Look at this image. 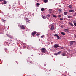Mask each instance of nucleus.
I'll return each mask as SVG.
<instances>
[{
	"label": "nucleus",
	"instance_id": "nucleus-1",
	"mask_svg": "<svg viewBox=\"0 0 76 76\" xmlns=\"http://www.w3.org/2000/svg\"><path fill=\"white\" fill-rule=\"evenodd\" d=\"M41 51L42 53H46V52H47V50L45 48H42L41 49Z\"/></svg>",
	"mask_w": 76,
	"mask_h": 76
},
{
	"label": "nucleus",
	"instance_id": "nucleus-2",
	"mask_svg": "<svg viewBox=\"0 0 76 76\" xmlns=\"http://www.w3.org/2000/svg\"><path fill=\"white\" fill-rule=\"evenodd\" d=\"M54 47L55 48H59V45L58 44H55L54 45Z\"/></svg>",
	"mask_w": 76,
	"mask_h": 76
},
{
	"label": "nucleus",
	"instance_id": "nucleus-3",
	"mask_svg": "<svg viewBox=\"0 0 76 76\" xmlns=\"http://www.w3.org/2000/svg\"><path fill=\"white\" fill-rule=\"evenodd\" d=\"M20 28H21V29H25V27H24V25H20Z\"/></svg>",
	"mask_w": 76,
	"mask_h": 76
},
{
	"label": "nucleus",
	"instance_id": "nucleus-4",
	"mask_svg": "<svg viewBox=\"0 0 76 76\" xmlns=\"http://www.w3.org/2000/svg\"><path fill=\"white\" fill-rule=\"evenodd\" d=\"M36 34H37V32L35 31L32 32V35H33V36H34Z\"/></svg>",
	"mask_w": 76,
	"mask_h": 76
},
{
	"label": "nucleus",
	"instance_id": "nucleus-5",
	"mask_svg": "<svg viewBox=\"0 0 76 76\" xmlns=\"http://www.w3.org/2000/svg\"><path fill=\"white\" fill-rule=\"evenodd\" d=\"M54 25H52L50 29L51 30H53L54 29Z\"/></svg>",
	"mask_w": 76,
	"mask_h": 76
},
{
	"label": "nucleus",
	"instance_id": "nucleus-6",
	"mask_svg": "<svg viewBox=\"0 0 76 76\" xmlns=\"http://www.w3.org/2000/svg\"><path fill=\"white\" fill-rule=\"evenodd\" d=\"M75 41H71L70 42V44L71 45H73V43H75Z\"/></svg>",
	"mask_w": 76,
	"mask_h": 76
},
{
	"label": "nucleus",
	"instance_id": "nucleus-7",
	"mask_svg": "<svg viewBox=\"0 0 76 76\" xmlns=\"http://www.w3.org/2000/svg\"><path fill=\"white\" fill-rule=\"evenodd\" d=\"M55 36H56L57 37V39H60V37L58 34H55Z\"/></svg>",
	"mask_w": 76,
	"mask_h": 76
},
{
	"label": "nucleus",
	"instance_id": "nucleus-8",
	"mask_svg": "<svg viewBox=\"0 0 76 76\" xmlns=\"http://www.w3.org/2000/svg\"><path fill=\"white\" fill-rule=\"evenodd\" d=\"M61 34L63 35H66V33L64 32H62L61 33Z\"/></svg>",
	"mask_w": 76,
	"mask_h": 76
},
{
	"label": "nucleus",
	"instance_id": "nucleus-9",
	"mask_svg": "<svg viewBox=\"0 0 76 76\" xmlns=\"http://www.w3.org/2000/svg\"><path fill=\"white\" fill-rule=\"evenodd\" d=\"M67 13H68V12H64V14L66 15H67Z\"/></svg>",
	"mask_w": 76,
	"mask_h": 76
},
{
	"label": "nucleus",
	"instance_id": "nucleus-10",
	"mask_svg": "<svg viewBox=\"0 0 76 76\" xmlns=\"http://www.w3.org/2000/svg\"><path fill=\"white\" fill-rule=\"evenodd\" d=\"M62 56H66V54L64 53H62Z\"/></svg>",
	"mask_w": 76,
	"mask_h": 76
},
{
	"label": "nucleus",
	"instance_id": "nucleus-11",
	"mask_svg": "<svg viewBox=\"0 0 76 76\" xmlns=\"http://www.w3.org/2000/svg\"><path fill=\"white\" fill-rule=\"evenodd\" d=\"M64 32H67V31H68V29L67 28H64Z\"/></svg>",
	"mask_w": 76,
	"mask_h": 76
},
{
	"label": "nucleus",
	"instance_id": "nucleus-12",
	"mask_svg": "<svg viewBox=\"0 0 76 76\" xmlns=\"http://www.w3.org/2000/svg\"><path fill=\"white\" fill-rule=\"evenodd\" d=\"M36 5H37V7H39V5H40V4H39L38 3H37Z\"/></svg>",
	"mask_w": 76,
	"mask_h": 76
},
{
	"label": "nucleus",
	"instance_id": "nucleus-13",
	"mask_svg": "<svg viewBox=\"0 0 76 76\" xmlns=\"http://www.w3.org/2000/svg\"><path fill=\"white\" fill-rule=\"evenodd\" d=\"M26 22H29V21H30V20H29L28 19H26Z\"/></svg>",
	"mask_w": 76,
	"mask_h": 76
},
{
	"label": "nucleus",
	"instance_id": "nucleus-14",
	"mask_svg": "<svg viewBox=\"0 0 76 76\" xmlns=\"http://www.w3.org/2000/svg\"><path fill=\"white\" fill-rule=\"evenodd\" d=\"M7 3V2H6V1H4L3 2V4H6Z\"/></svg>",
	"mask_w": 76,
	"mask_h": 76
},
{
	"label": "nucleus",
	"instance_id": "nucleus-15",
	"mask_svg": "<svg viewBox=\"0 0 76 76\" xmlns=\"http://www.w3.org/2000/svg\"><path fill=\"white\" fill-rule=\"evenodd\" d=\"M69 12H74V10H69Z\"/></svg>",
	"mask_w": 76,
	"mask_h": 76
},
{
	"label": "nucleus",
	"instance_id": "nucleus-16",
	"mask_svg": "<svg viewBox=\"0 0 76 76\" xmlns=\"http://www.w3.org/2000/svg\"><path fill=\"white\" fill-rule=\"evenodd\" d=\"M61 10H61V9H60L58 10V11L59 12V13H61Z\"/></svg>",
	"mask_w": 76,
	"mask_h": 76
},
{
	"label": "nucleus",
	"instance_id": "nucleus-17",
	"mask_svg": "<svg viewBox=\"0 0 76 76\" xmlns=\"http://www.w3.org/2000/svg\"><path fill=\"white\" fill-rule=\"evenodd\" d=\"M44 2L45 3H47L48 2V0H44Z\"/></svg>",
	"mask_w": 76,
	"mask_h": 76
},
{
	"label": "nucleus",
	"instance_id": "nucleus-18",
	"mask_svg": "<svg viewBox=\"0 0 76 76\" xmlns=\"http://www.w3.org/2000/svg\"><path fill=\"white\" fill-rule=\"evenodd\" d=\"M41 11H44L45 10H44V8H42L41 9Z\"/></svg>",
	"mask_w": 76,
	"mask_h": 76
},
{
	"label": "nucleus",
	"instance_id": "nucleus-19",
	"mask_svg": "<svg viewBox=\"0 0 76 76\" xmlns=\"http://www.w3.org/2000/svg\"><path fill=\"white\" fill-rule=\"evenodd\" d=\"M69 23L70 25H71V26H73V23Z\"/></svg>",
	"mask_w": 76,
	"mask_h": 76
},
{
	"label": "nucleus",
	"instance_id": "nucleus-20",
	"mask_svg": "<svg viewBox=\"0 0 76 76\" xmlns=\"http://www.w3.org/2000/svg\"><path fill=\"white\" fill-rule=\"evenodd\" d=\"M5 52H6L7 53H8V50H7V49H5Z\"/></svg>",
	"mask_w": 76,
	"mask_h": 76
},
{
	"label": "nucleus",
	"instance_id": "nucleus-21",
	"mask_svg": "<svg viewBox=\"0 0 76 76\" xmlns=\"http://www.w3.org/2000/svg\"><path fill=\"white\" fill-rule=\"evenodd\" d=\"M57 53L58 54H60V53H61V51H59Z\"/></svg>",
	"mask_w": 76,
	"mask_h": 76
},
{
	"label": "nucleus",
	"instance_id": "nucleus-22",
	"mask_svg": "<svg viewBox=\"0 0 76 76\" xmlns=\"http://www.w3.org/2000/svg\"><path fill=\"white\" fill-rule=\"evenodd\" d=\"M52 16H53V17H54V18H56V15H54V14H52Z\"/></svg>",
	"mask_w": 76,
	"mask_h": 76
},
{
	"label": "nucleus",
	"instance_id": "nucleus-23",
	"mask_svg": "<svg viewBox=\"0 0 76 76\" xmlns=\"http://www.w3.org/2000/svg\"><path fill=\"white\" fill-rule=\"evenodd\" d=\"M68 7L69 8H71L72 7V5H69L68 6Z\"/></svg>",
	"mask_w": 76,
	"mask_h": 76
},
{
	"label": "nucleus",
	"instance_id": "nucleus-24",
	"mask_svg": "<svg viewBox=\"0 0 76 76\" xmlns=\"http://www.w3.org/2000/svg\"><path fill=\"white\" fill-rule=\"evenodd\" d=\"M68 18H72V16L69 15L68 16Z\"/></svg>",
	"mask_w": 76,
	"mask_h": 76
},
{
	"label": "nucleus",
	"instance_id": "nucleus-25",
	"mask_svg": "<svg viewBox=\"0 0 76 76\" xmlns=\"http://www.w3.org/2000/svg\"><path fill=\"white\" fill-rule=\"evenodd\" d=\"M1 21H2V22H5V20H4L3 19H2L1 20Z\"/></svg>",
	"mask_w": 76,
	"mask_h": 76
},
{
	"label": "nucleus",
	"instance_id": "nucleus-26",
	"mask_svg": "<svg viewBox=\"0 0 76 76\" xmlns=\"http://www.w3.org/2000/svg\"><path fill=\"white\" fill-rule=\"evenodd\" d=\"M42 18L43 19H45V16H43V17H42Z\"/></svg>",
	"mask_w": 76,
	"mask_h": 76
},
{
	"label": "nucleus",
	"instance_id": "nucleus-27",
	"mask_svg": "<svg viewBox=\"0 0 76 76\" xmlns=\"http://www.w3.org/2000/svg\"><path fill=\"white\" fill-rule=\"evenodd\" d=\"M47 16H48V17H50V15L48 14L47 15Z\"/></svg>",
	"mask_w": 76,
	"mask_h": 76
},
{
	"label": "nucleus",
	"instance_id": "nucleus-28",
	"mask_svg": "<svg viewBox=\"0 0 76 76\" xmlns=\"http://www.w3.org/2000/svg\"><path fill=\"white\" fill-rule=\"evenodd\" d=\"M63 20V19L62 18H60V20L61 21V20Z\"/></svg>",
	"mask_w": 76,
	"mask_h": 76
},
{
	"label": "nucleus",
	"instance_id": "nucleus-29",
	"mask_svg": "<svg viewBox=\"0 0 76 76\" xmlns=\"http://www.w3.org/2000/svg\"><path fill=\"white\" fill-rule=\"evenodd\" d=\"M57 54H58V53H54V55H55L56 56H57Z\"/></svg>",
	"mask_w": 76,
	"mask_h": 76
},
{
	"label": "nucleus",
	"instance_id": "nucleus-30",
	"mask_svg": "<svg viewBox=\"0 0 76 76\" xmlns=\"http://www.w3.org/2000/svg\"><path fill=\"white\" fill-rule=\"evenodd\" d=\"M44 35L42 36H41V38H44Z\"/></svg>",
	"mask_w": 76,
	"mask_h": 76
},
{
	"label": "nucleus",
	"instance_id": "nucleus-31",
	"mask_svg": "<svg viewBox=\"0 0 76 76\" xmlns=\"http://www.w3.org/2000/svg\"><path fill=\"white\" fill-rule=\"evenodd\" d=\"M58 17H59V18H61V16L60 15H58Z\"/></svg>",
	"mask_w": 76,
	"mask_h": 76
},
{
	"label": "nucleus",
	"instance_id": "nucleus-32",
	"mask_svg": "<svg viewBox=\"0 0 76 76\" xmlns=\"http://www.w3.org/2000/svg\"><path fill=\"white\" fill-rule=\"evenodd\" d=\"M36 35H37V36H38V35H39V34H37Z\"/></svg>",
	"mask_w": 76,
	"mask_h": 76
},
{
	"label": "nucleus",
	"instance_id": "nucleus-33",
	"mask_svg": "<svg viewBox=\"0 0 76 76\" xmlns=\"http://www.w3.org/2000/svg\"><path fill=\"white\" fill-rule=\"evenodd\" d=\"M74 25H75V26H76V23H74Z\"/></svg>",
	"mask_w": 76,
	"mask_h": 76
},
{
	"label": "nucleus",
	"instance_id": "nucleus-34",
	"mask_svg": "<svg viewBox=\"0 0 76 76\" xmlns=\"http://www.w3.org/2000/svg\"><path fill=\"white\" fill-rule=\"evenodd\" d=\"M52 10L51 9H50L49 10V12H50V11H51Z\"/></svg>",
	"mask_w": 76,
	"mask_h": 76
},
{
	"label": "nucleus",
	"instance_id": "nucleus-35",
	"mask_svg": "<svg viewBox=\"0 0 76 76\" xmlns=\"http://www.w3.org/2000/svg\"><path fill=\"white\" fill-rule=\"evenodd\" d=\"M16 49H17V48H15L14 49L15 50H16Z\"/></svg>",
	"mask_w": 76,
	"mask_h": 76
},
{
	"label": "nucleus",
	"instance_id": "nucleus-36",
	"mask_svg": "<svg viewBox=\"0 0 76 76\" xmlns=\"http://www.w3.org/2000/svg\"><path fill=\"white\" fill-rule=\"evenodd\" d=\"M61 49H63V47H61Z\"/></svg>",
	"mask_w": 76,
	"mask_h": 76
},
{
	"label": "nucleus",
	"instance_id": "nucleus-37",
	"mask_svg": "<svg viewBox=\"0 0 76 76\" xmlns=\"http://www.w3.org/2000/svg\"><path fill=\"white\" fill-rule=\"evenodd\" d=\"M69 56H72V54H70V55Z\"/></svg>",
	"mask_w": 76,
	"mask_h": 76
},
{
	"label": "nucleus",
	"instance_id": "nucleus-38",
	"mask_svg": "<svg viewBox=\"0 0 76 76\" xmlns=\"http://www.w3.org/2000/svg\"><path fill=\"white\" fill-rule=\"evenodd\" d=\"M46 66V64H45L44 66Z\"/></svg>",
	"mask_w": 76,
	"mask_h": 76
},
{
	"label": "nucleus",
	"instance_id": "nucleus-39",
	"mask_svg": "<svg viewBox=\"0 0 76 76\" xmlns=\"http://www.w3.org/2000/svg\"><path fill=\"white\" fill-rule=\"evenodd\" d=\"M31 56H34V55H32Z\"/></svg>",
	"mask_w": 76,
	"mask_h": 76
},
{
	"label": "nucleus",
	"instance_id": "nucleus-40",
	"mask_svg": "<svg viewBox=\"0 0 76 76\" xmlns=\"http://www.w3.org/2000/svg\"><path fill=\"white\" fill-rule=\"evenodd\" d=\"M16 2H15L14 3V4H16Z\"/></svg>",
	"mask_w": 76,
	"mask_h": 76
},
{
	"label": "nucleus",
	"instance_id": "nucleus-41",
	"mask_svg": "<svg viewBox=\"0 0 76 76\" xmlns=\"http://www.w3.org/2000/svg\"><path fill=\"white\" fill-rule=\"evenodd\" d=\"M50 13H51V12H50Z\"/></svg>",
	"mask_w": 76,
	"mask_h": 76
},
{
	"label": "nucleus",
	"instance_id": "nucleus-42",
	"mask_svg": "<svg viewBox=\"0 0 76 76\" xmlns=\"http://www.w3.org/2000/svg\"><path fill=\"white\" fill-rule=\"evenodd\" d=\"M52 57H53V56H52Z\"/></svg>",
	"mask_w": 76,
	"mask_h": 76
},
{
	"label": "nucleus",
	"instance_id": "nucleus-43",
	"mask_svg": "<svg viewBox=\"0 0 76 76\" xmlns=\"http://www.w3.org/2000/svg\"><path fill=\"white\" fill-rule=\"evenodd\" d=\"M0 1H1V0H0Z\"/></svg>",
	"mask_w": 76,
	"mask_h": 76
},
{
	"label": "nucleus",
	"instance_id": "nucleus-44",
	"mask_svg": "<svg viewBox=\"0 0 76 76\" xmlns=\"http://www.w3.org/2000/svg\"><path fill=\"white\" fill-rule=\"evenodd\" d=\"M75 37H76V36Z\"/></svg>",
	"mask_w": 76,
	"mask_h": 76
},
{
	"label": "nucleus",
	"instance_id": "nucleus-45",
	"mask_svg": "<svg viewBox=\"0 0 76 76\" xmlns=\"http://www.w3.org/2000/svg\"><path fill=\"white\" fill-rule=\"evenodd\" d=\"M14 51H15V50H14Z\"/></svg>",
	"mask_w": 76,
	"mask_h": 76
}]
</instances>
